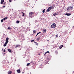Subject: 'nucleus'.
<instances>
[{
    "instance_id": "nucleus-18",
    "label": "nucleus",
    "mask_w": 74,
    "mask_h": 74,
    "mask_svg": "<svg viewBox=\"0 0 74 74\" xmlns=\"http://www.w3.org/2000/svg\"><path fill=\"white\" fill-rule=\"evenodd\" d=\"M20 46V45H17L16 46V48H18V47H19Z\"/></svg>"
},
{
    "instance_id": "nucleus-16",
    "label": "nucleus",
    "mask_w": 74,
    "mask_h": 74,
    "mask_svg": "<svg viewBox=\"0 0 74 74\" xmlns=\"http://www.w3.org/2000/svg\"><path fill=\"white\" fill-rule=\"evenodd\" d=\"M22 14H23L22 16H25V13L23 12H22Z\"/></svg>"
},
{
    "instance_id": "nucleus-6",
    "label": "nucleus",
    "mask_w": 74,
    "mask_h": 74,
    "mask_svg": "<svg viewBox=\"0 0 74 74\" xmlns=\"http://www.w3.org/2000/svg\"><path fill=\"white\" fill-rule=\"evenodd\" d=\"M65 15H67V16H70V15H71V14L70 13H66L65 14Z\"/></svg>"
},
{
    "instance_id": "nucleus-13",
    "label": "nucleus",
    "mask_w": 74,
    "mask_h": 74,
    "mask_svg": "<svg viewBox=\"0 0 74 74\" xmlns=\"http://www.w3.org/2000/svg\"><path fill=\"white\" fill-rule=\"evenodd\" d=\"M11 71H9L8 72V74H11Z\"/></svg>"
},
{
    "instance_id": "nucleus-11",
    "label": "nucleus",
    "mask_w": 74,
    "mask_h": 74,
    "mask_svg": "<svg viewBox=\"0 0 74 74\" xmlns=\"http://www.w3.org/2000/svg\"><path fill=\"white\" fill-rule=\"evenodd\" d=\"M63 46V45H61L60 47V49H61V48H62Z\"/></svg>"
},
{
    "instance_id": "nucleus-12",
    "label": "nucleus",
    "mask_w": 74,
    "mask_h": 74,
    "mask_svg": "<svg viewBox=\"0 0 74 74\" xmlns=\"http://www.w3.org/2000/svg\"><path fill=\"white\" fill-rule=\"evenodd\" d=\"M36 33V30H34L33 31V34Z\"/></svg>"
},
{
    "instance_id": "nucleus-27",
    "label": "nucleus",
    "mask_w": 74,
    "mask_h": 74,
    "mask_svg": "<svg viewBox=\"0 0 74 74\" xmlns=\"http://www.w3.org/2000/svg\"><path fill=\"white\" fill-rule=\"evenodd\" d=\"M49 53V51H48L46 52L45 53Z\"/></svg>"
},
{
    "instance_id": "nucleus-26",
    "label": "nucleus",
    "mask_w": 74,
    "mask_h": 74,
    "mask_svg": "<svg viewBox=\"0 0 74 74\" xmlns=\"http://www.w3.org/2000/svg\"><path fill=\"white\" fill-rule=\"evenodd\" d=\"M9 2H11V1H12L11 0H9Z\"/></svg>"
},
{
    "instance_id": "nucleus-25",
    "label": "nucleus",
    "mask_w": 74,
    "mask_h": 74,
    "mask_svg": "<svg viewBox=\"0 0 74 74\" xmlns=\"http://www.w3.org/2000/svg\"><path fill=\"white\" fill-rule=\"evenodd\" d=\"M56 36V38H58V35H57Z\"/></svg>"
},
{
    "instance_id": "nucleus-10",
    "label": "nucleus",
    "mask_w": 74,
    "mask_h": 74,
    "mask_svg": "<svg viewBox=\"0 0 74 74\" xmlns=\"http://www.w3.org/2000/svg\"><path fill=\"white\" fill-rule=\"evenodd\" d=\"M53 16H56V15H58V14H57V13L56 12V13H55L53 14Z\"/></svg>"
},
{
    "instance_id": "nucleus-31",
    "label": "nucleus",
    "mask_w": 74,
    "mask_h": 74,
    "mask_svg": "<svg viewBox=\"0 0 74 74\" xmlns=\"http://www.w3.org/2000/svg\"><path fill=\"white\" fill-rule=\"evenodd\" d=\"M5 19H7V17H5Z\"/></svg>"
},
{
    "instance_id": "nucleus-30",
    "label": "nucleus",
    "mask_w": 74,
    "mask_h": 74,
    "mask_svg": "<svg viewBox=\"0 0 74 74\" xmlns=\"http://www.w3.org/2000/svg\"><path fill=\"white\" fill-rule=\"evenodd\" d=\"M3 20H5V18H3Z\"/></svg>"
},
{
    "instance_id": "nucleus-3",
    "label": "nucleus",
    "mask_w": 74,
    "mask_h": 74,
    "mask_svg": "<svg viewBox=\"0 0 74 74\" xmlns=\"http://www.w3.org/2000/svg\"><path fill=\"white\" fill-rule=\"evenodd\" d=\"M73 9V8L72 7H68L67 9V11L69 12H70L71 10Z\"/></svg>"
},
{
    "instance_id": "nucleus-4",
    "label": "nucleus",
    "mask_w": 74,
    "mask_h": 74,
    "mask_svg": "<svg viewBox=\"0 0 74 74\" xmlns=\"http://www.w3.org/2000/svg\"><path fill=\"white\" fill-rule=\"evenodd\" d=\"M56 27V24L55 23H53V24L51 25V28H55Z\"/></svg>"
},
{
    "instance_id": "nucleus-33",
    "label": "nucleus",
    "mask_w": 74,
    "mask_h": 74,
    "mask_svg": "<svg viewBox=\"0 0 74 74\" xmlns=\"http://www.w3.org/2000/svg\"><path fill=\"white\" fill-rule=\"evenodd\" d=\"M3 4H5L4 3Z\"/></svg>"
},
{
    "instance_id": "nucleus-1",
    "label": "nucleus",
    "mask_w": 74,
    "mask_h": 74,
    "mask_svg": "<svg viewBox=\"0 0 74 74\" xmlns=\"http://www.w3.org/2000/svg\"><path fill=\"white\" fill-rule=\"evenodd\" d=\"M9 40V38H8V37L6 38V42H5V43L3 45V46L4 47H5V46H6V45H7V43H8V40Z\"/></svg>"
},
{
    "instance_id": "nucleus-5",
    "label": "nucleus",
    "mask_w": 74,
    "mask_h": 74,
    "mask_svg": "<svg viewBox=\"0 0 74 74\" xmlns=\"http://www.w3.org/2000/svg\"><path fill=\"white\" fill-rule=\"evenodd\" d=\"M51 8H51V7H49L47 10V12H49V11L51 10Z\"/></svg>"
},
{
    "instance_id": "nucleus-24",
    "label": "nucleus",
    "mask_w": 74,
    "mask_h": 74,
    "mask_svg": "<svg viewBox=\"0 0 74 74\" xmlns=\"http://www.w3.org/2000/svg\"><path fill=\"white\" fill-rule=\"evenodd\" d=\"M1 22H3V19L1 20Z\"/></svg>"
},
{
    "instance_id": "nucleus-9",
    "label": "nucleus",
    "mask_w": 74,
    "mask_h": 74,
    "mask_svg": "<svg viewBox=\"0 0 74 74\" xmlns=\"http://www.w3.org/2000/svg\"><path fill=\"white\" fill-rule=\"evenodd\" d=\"M17 71L18 73H21V71H20V69L17 70Z\"/></svg>"
},
{
    "instance_id": "nucleus-22",
    "label": "nucleus",
    "mask_w": 74,
    "mask_h": 74,
    "mask_svg": "<svg viewBox=\"0 0 74 74\" xmlns=\"http://www.w3.org/2000/svg\"><path fill=\"white\" fill-rule=\"evenodd\" d=\"M34 40H33L31 41V42H34Z\"/></svg>"
},
{
    "instance_id": "nucleus-15",
    "label": "nucleus",
    "mask_w": 74,
    "mask_h": 74,
    "mask_svg": "<svg viewBox=\"0 0 74 74\" xmlns=\"http://www.w3.org/2000/svg\"><path fill=\"white\" fill-rule=\"evenodd\" d=\"M8 51L9 52H11V50L9 49H8Z\"/></svg>"
},
{
    "instance_id": "nucleus-17",
    "label": "nucleus",
    "mask_w": 74,
    "mask_h": 74,
    "mask_svg": "<svg viewBox=\"0 0 74 74\" xmlns=\"http://www.w3.org/2000/svg\"><path fill=\"white\" fill-rule=\"evenodd\" d=\"M34 42L35 43H36L35 44L36 45H38V43H37L36 42Z\"/></svg>"
},
{
    "instance_id": "nucleus-2",
    "label": "nucleus",
    "mask_w": 74,
    "mask_h": 74,
    "mask_svg": "<svg viewBox=\"0 0 74 74\" xmlns=\"http://www.w3.org/2000/svg\"><path fill=\"white\" fill-rule=\"evenodd\" d=\"M34 16V13L33 12L29 13V16L31 18H33Z\"/></svg>"
},
{
    "instance_id": "nucleus-8",
    "label": "nucleus",
    "mask_w": 74,
    "mask_h": 74,
    "mask_svg": "<svg viewBox=\"0 0 74 74\" xmlns=\"http://www.w3.org/2000/svg\"><path fill=\"white\" fill-rule=\"evenodd\" d=\"M43 33H45V32H47L46 29H43Z\"/></svg>"
},
{
    "instance_id": "nucleus-23",
    "label": "nucleus",
    "mask_w": 74,
    "mask_h": 74,
    "mask_svg": "<svg viewBox=\"0 0 74 74\" xmlns=\"http://www.w3.org/2000/svg\"><path fill=\"white\" fill-rule=\"evenodd\" d=\"M16 23H19V21H17L16 22Z\"/></svg>"
},
{
    "instance_id": "nucleus-19",
    "label": "nucleus",
    "mask_w": 74,
    "mask_h": 74,
    "mask_svg": "<svg viewBox=\"0 0 74 74\" xmlns=\"http://www.w3.org/2000/svg\"><path fill=\"white\" fill-rule=\"evenodd\" d=\"M40 33H41V32H39V33H38L37 34V35H36V36H37V35H38V34H40Z\"/></svg>"
},
{
    "instance_id": "nucleus-14",
    "label": "nucleus",
    "mask_w": 74,
    "mask_h": 74,
    "mask_svg": "<svg viewBox=\"0 0 74 74\" xmlns=\"http://www.w3.org/2000/svg\"><path fill=\"white\" fill-rule=\"evenodd\" d=\"M8 30H10V29H11V27H8Z\"/></svg>"
},
{
    "instance_id": "nucleus-28",
    "label": "nucleus",
    "mask_w": 74,
    "mask_h": 74,
    "mask_svg": "<svg viewBox=\"0 0 74 74\" xmlns=\"http://www.w3.org/2000/svg\"><path fill=\"white\" fill-rule=\"evenodd\" d=\"M5 52V50L4 49V52Z\"/></svg>"
},
{
    "instance_id": "nucleus-20",
    "label": "nucleus",
    "mask_w": 74,
    "mask_h": 74,
    "mask_svg": "<svg viewBox=\"0 0 74 74\" xmlns=\"http://www.w3.org/2000/svg\"><path fill=\"white\" fill-rule=\"evenodd\" d=\"M42 12H43V13H44V12H45V9H44L43 11H42Z\"/></svg>"
},
{
    "instance_id": "nucleus-21",
    "label": "nucleus",
    "mask_w": 74,
    "mask_h": 74,
    "mask_svg": "<svg viewBox=\"0 0 74 74\" xmlns=\"http://www.w3.org/2000/svg\"><path fill=\"white\" fill-rule=\"evenodd\" d=\"M29 65H30V63H29L27 64V66H29Z\"/></svg>"
},
{
    "instance_id": "nucleus-29",
    "label": "nucleus",
    "mask_w": 74,
    "mask_h": 74,
    "mask_svg": "<svg viewBox=\"0 0 74 74\" xmlns=\"http://www.w3.org/2000/svg\"><path fill=\"white\" fill-rule=\"evenodd\" d=\"M5 7V6H3V8H4V7Z\"/></svg>"
},
{
    "instance_id": "nucleus-32",
    "label": "nucleus",
    "mask_w": 74,
    "mask_h": 74,
    "mask_svg": "<svg viewBox=\"0 0 74 74\" xmlns=\"http://www.w3.org/2000/svg\"><path fill=\"white\" fill-rule=\"evenodd\" d=\"M47 41H49V40H48Z\"/></svg>"
},
{
    "instance_id": "nucleus-7",
    "label": "nucleus",
    "mask_w": 74,
    "mask_h": 74,
    "mask_svg": "<svg viewBox=\"0 0 74 74\" xmlns=\"http://www.w3.org/2000/svg\"><path fill=\"white\" fill-rule=\"evenodd\" d=\"M4 0H1V4H3V3H4Z\"/></svg>"
}]
</instances>
